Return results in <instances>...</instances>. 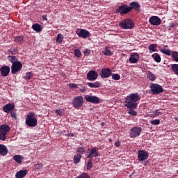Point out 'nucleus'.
Masks as SVG:
<instances>
[{
  "label": "nucleus",
  "mask_w": 178,
  "mask_h": 178,
  "mask_svg": "<svg viewBox=\"0 0 178 178\" xmlns=\"http://www.w3.org/2000/svg\"><path fill=\"white\" fill-rule=\"evenodd\" d=\"M8 59L10 62H11L12 65H13V63H17V62H19L17 60V58L15 56H9L8 57Z\"/></svg>",
  "instance_id": "2f4dec72"
},
{
  "label": "nucleus",
  "mask_w": 178,
  "mask_h": 178,
  "mask_svg": "<svg viewBox=\"0 0 178 178\" xmlns=\"http://www.w3.org/2000/svg\"><path fill=\"white\" fill-rule=\"evenodd\" d=\"M140 59V56L138 53H132L129 57L130 63H137Z\"/></svg>",
  "instance_id": "412c9836"
},
{
  "label": "nucleus",
  "mask_w": 178,
  "mask_h": 178,
  "mask_svg": "<svg viewBox=\"0 0 178 178\" xmlns=\"http://www.w3.org/2000/svg\"><path fill=\"white\" fill-rule=\"evenodd\" d=\"M22 69H23V64H22V62L18 61L17 63H15L12 64L11 73L12 74H16V73H18V72H20Z\"/></svg>",
  "instance_id": "9d476101"
},
{
  "label": "nucleus",
  "mask_w": 178,
  "mask_h": 178,
  "mask_svg": "<svg viewBox=\"0 0 178 178\" xmlns=\"http://www.w3.org/2000/svg\"><path fill=\"white\" fill-rule=\"evenodd\" d=\"M26 125L29 127H35L38 123V120L35 118V113L31 112L26 118Z\"/></svg>",
  "instance_id": "f03ea898"
},
{
  "label": "nucleus",
  "mask_w": 178,
  "mask_h": 178,
  "mask_svg": "<svg viewBox=\"0 0 178 178\" xmlns=\"http://www.w3.org/2000/svg\"><path fill=\"white\" fill-rule=\"evenodd\" d=\"M173 27H175V24H170V26H167L166 29L168 31H170Z\"/></svg>",
  "instance_id": "a18cd8bd"
},
{
  "label": "nucleus",
  "mask_w": 178,
  "mask_h": 178,
  "mask_svg": "<svg viewBox=\"0 0 178 178\" xmlns=\"http://www.w3.org/2000/svg\"><path fill=\"white\" fill-rule=\"evenodd\" d=\"M168 47V45H165L163 49H159L160 52L165 55H168V56H171L175 62H178V51H170L169 49H166Z\"/></svg>",
  "instance_id": "7ed1b4c3"
},
{
  "label": "nucleus",
  "mask_w": 178,
  "mask_h": 178,
  "mask_svg": "<svg viewBox=\"0 0 178 178\" xmlns=\"http://www.w3.org/2000/svg\"><path fill=\"white\" fill-rule=\"evenodd\" d=\"M158 47V45L156 44H151L149 47H148V49L149 51H150V52H155V48H156Z\"/></svg>",
  "instance_id": "72a5a7b5"
},
{
  "label": "nucleus",
  "mask_w": 178,
  "mask_h": 178,
  "mask_svg": "<svg viewBox=\"0 0 178 178\" xmlns=\"http://www.w3.org/2000/svg\"><path fill=\"white\" fill-rule=\"evenodd\" d=\"M32 29L33 30H34V31H36V33H40L42 31V27H41V25H40V24H34L32 26Z\"/></svg>",
  "instance_id": "bb28decb"
},
{
  "label": "nucleus",
  "mask_w": 178,
  "mask_h": 178,
  "mask_svg": "<svg viewBox=\"0 0 178 178\" xmlns=\"http://www.w3.org/2000/svg\"><path fill=\"white\" fill-rule=\"evenodd\" d=\"M102 54H103V55H105V56H112V55H113V52L111 51V47L108 46L105 47L104 51H102Z\"/></svg>",
  "instance_id": "a878e982"
},
{
  "label": "nucleus",
  "mask_w": 178,
  "mask_h": 178,
  "mask_svg": "<svg viewBox=\"0 0 178 178\" xmlns=\"http://www.w3.org/2000/svg\"><path fill=\"white\" fill-rule=\"evenodd\" d=\"M76 152H79L78 154H80L81 156L86 152V149L83 147H79L77 149Z\"/></svg>",
  "instance_id": "4c0bfd02"
},
{
  "label": "nucleus",
  "mask_w": 178,
  "mask_h": 178,
  "mask_svg": "<svg viewBox=\"0 0 178 178\" xmlns=\"http://www.w3.org/2000/svg\"><path fill=\"white\" fill-rule=\"evenodd\" d=\"M11 118H13L14 119H17V114L16 113V111H10Z\"/></svg>",
  "instance_id": "c03bdc74"
},
{
  "label": "nucleus",
  "mask_w": 178,
  "mask_h": 178,
  "mask_svg": "<svg viewBox=\"0 0 178 178\" xmlns=\"http://www.w3.org/2000/svg\"><path fill=\"white\" fill-rule=\"evenodd\" d=\"M152 58H154L155 62H157V63H161V56L158 53L153 54Z\"/></svg>",
  "instance_id": "c756f323"
},
{
  "label": "nucleus",
  "mask_w": 178,
  "mask_h": 178,
  "mask_svg": "<svg viewBox=\"0 0 178 178\" xmlns=\"http://www.w3.org/2000/svg\"><path fill=\"white\" fill-rule=\"evenodd\" d=\"M98 79V72L95 70L89 71L87 74V79L89 81H95Z\"/></svg>",
  "instance_id": "2eb2a0df"
},
{
  "label": "nucleus",
  "mask_w": 178,
  "mask_h": 178,
  "mask_svg": "<svg viewBox=\"0 0 178 178\" xmlns=\"http://www.w3.org/2000/svg\"><path fill=\"white\" fill-rule=\"evenodd\" d=\"M79 91L81 92H85V91H87V88L86 87H83L82 89H80Z\"/></svg>",
  "instance_id": "3c124183"
},
{
  "label": "nucleus",
  "mask_w": 178,
  "mask_h": 178,
  "mask_svg": "<svg viewBox=\"0 0 178 178\" xmlns=\"http://www.w3.org/2000/svg\"><path fill=\"white\" fill-rule=\"evenodd\" d=\"M120 27L123 30H131L134 27V22L130 19H126L125 20L119 23Z\"/></svg>",
  "instance_id": "39448f33"
},
{
  "label": "nucleus",
  "mask_w": 178,
  "mask_h": 178,
  "mask_svg": "<svg viewBox=\"0 0 178 178\" xmlns=\"http://www.w3.org/2000/svg\"><path fill=\"white\" fill-rule=\"evenodd\" d=\"M33 74H31V72H27L25 75V79H26V80H31Z\"/></svg>",
  "instance_id": "79ce46f5"
},
{
  "label": "nucleus",
  "mask_w": 178,
  "mask_h": 178,
  "mask_svg": "<svg viewBox=\"0 0 178 178\" xmlns=\"http://www.w3.org/2000/svg\"><path fill=\"white\" fill-rule=\"evenodd\" d=\"M10 131V127L9 125L3 124L0 126V140L6 141L8 138L7 134Z\"/></svg>",
  "instance_id": "20e7f679"
},
{
  "label": "nucleus",
  "mask_w": 178,
  "mask_h": 178,
  "mask_svg": "<svg viewBox=\"0 0 178 178\" xmlns=\"http://www.w3.org/2000/svg\"><path fill=\"white\" fill-rule=\"evenodd\" d=\"M149 23H150L152 26H161L162 20L158 16H152L149 19Z\"/></svg>",
  "instance_id": "4468645a"
},
{
  "label": "nucleus",
  "mask_w": 178,
  "mask_h": 178,
  "mask_svg": "<svg viewBox=\"0 0 178 178\" xmlns=\"http://www.w3.org/2000/svg\"><path fill=\"white\" fill-rule=\"evenodd\" d=\"M153 113H155V115H156V116H159V115L162 114V112L159 111V110H156L154 111H153Z\"/></svg>",
  "instance_id": "09e8293b"
},
{
  "label": "nucleus",
  "mask_w": 178,
  "mask_h": 178,
  "mask_svg": "<svg viewBox=\"0 0 178 178\" xmlns=\"http://www.w3.org/2000/svg\"><path fill=\"white\" fill-rule=\"evenodd\" d=\"M81 160V155L76 154L74 156V163L77 165V163H80V161Z\"/></svg>",
  "instance_id": "7c9ffc66"
},
{
  "label": "nucleus",
  "mask_w": 178,
  "mask_h": 178,
  "mask_svg": "<svg viewBox=\"0 0 178 178\" xmlns=\"http://www.w3.org/2000/svg\"><path fill=\"white\" fill-rule=\"evenodd\" d=\"M113 80H120V75L118 74H111Z\"/></svg>",
  "instance_id": "58836bf2"
},
{
  "label": "nucleus",
  "mask_w": 178,
  "mask_h": 178,
  "mask_svg": "<svg viewBox=\"0 0 178 178\" xmlns=\"http://www.w3.org/2000/svg\"><path fill=\"white\" fill-rule=\"evenodd\" d=\"M84 55L86 56H88V55H90V54H91V51L90 49H86L84 52H83Z\"/></svg>",
  "instance_id": "de8ad7c7"
},
{
  "label": "nucleus",
  "mask_w": 178,
  "mask_h": 178,
  "mask_svg": "<svg viewBox=\"0 0 178 178\" xmlns=\"http://www.w3.org/2000/svg\"><path fill=\"white\" fill-rule=\"evenodd\" d=\"M150 118H156L157 115L154 113H152L149 115Z\"/></svg>",
  "instance_id": "603ef678"
},
{
  "label": "nucleus",
  "mask_w": 178,
  "mask_h": 178,
  "mask_svg": "<svg viewBox=\"0 0 178 178\" xmlns=\"http://www.w3.org/2000/svg\"><path fill=\"white\" fill-rule=\"evenodd\" d=\"M55 113L58 116H63V111H62V109H56Z\"/></svg>",
  "instance_id": "a19ab883"
},
{
  "label": "nucleus",
  "mask_w": 178,
  "mask_h": 178,
  "mask_svg": "<svg viewBox=\"0 0 178 178\" xmlns=\"http://www.w3.org/2000/svg\"><path fill=\"white\" fill-rule=\"evenodd\" d=\"M92 160L90 159L87 163V166H86V169L87 170H91V169H92Z\"/></svg>",
  "instance_id": "c9c22d12"
},
{
  "label": "nucleus",
  "mask_w": 178,
  "mask_h": 178,
  "mask_svg": "<svg viewBox=\"0 0 178 178\" xmlns=\"http://www.w3.org/2000/svg\"><path fill=\"white\" fill-rule=\"evenodd\" d=\"M0 155H1V156L8 155V147H6L5 145L0 144Z\"/></svg>",
  "instance_id": "b1692460"
},
{
  "label": "nucleus",
  "mask_w": 178,
  "mask_h": 178,
  "mask_svg": "<svg viewBox=\"0 0 178 178\" xmlns=\"http://www.w3.org/2000/svg\"><path fill=\"white\" fill-rule=\"evenodd\" d=\"M1 75L3 76V77H6L10 72V67L5 65L1 67L0 69Z\"/></svg>",
  "instance_id": "aec40b11"
},
{
  "label": "nucleus",
  "mask_w": 178,
  "mask_h": 178,
  "mask_svg": "<svg viewBox=\"0 0 178 178\" xmlns=\"http://www.w3.org/2000/svg\"><path fill=\"white\" fill-rule=\"evenodd\" d=\"M56 41L58 44H62V42L63 41V35H62L61 33H58L57 35Z\"/></svg>",
  "instance_id": "473e14b6"
},
{
  "label": "nucleus",
  "mask_w": 178,
  "mask_h": 178,
  "mask_svg": "<svg viewBox=\"0 0 178 178\" xmlns=\"http://www.w3.org/2000/svg\"><path fill=\"white\" fill-rule=\"evenodd\" d=\"M84 104V99L83 96H76L72 100V106L75 109H79L81 108Z\"/></svg>",
  "instance_id": "0eeeda50"
},
{
  "label": "nucleus",
  "mask_w": 178,
  "mask_h": 178,
  "mask_svg": "<svg viewBox=\"0 0 178 178\" xmlns=\"http://www.w3.org/2000/svg\"><path fill=\"white\" fill-rule=\"evenodd\" d=\"M147 79L150 80V81H155L156 80V76L155 74L152 73V72H149L147 74Z\"/></svg>",
  "instance_id": "c85d7f7f"
},
{
  "label": "nucleus",
  "mask_w": 178,
  "mask_h": 178,
  "mask_svg": "<svg viewBox=\"0 0 178 178\" xmlns=\"http://www.w3.org/2000/svg\"><path fill=\"white\" fill-rule=\"evenodd\" d=\"M13 159L19 165L22 164V162L24 160V157L22 155H14Z\"/></svg>",
  "instance_id": "393cba45"
},
{
  "label": "nucleus",
  "mask_w": 178,
  "mask_h": 178,
  "mask_svg": "<svg viewBox=\"0 0 178 178\" xmlns=\"http://www.w3.org/2000/svg\"><path fill=\"white\" fill-rule=\"evenodd\" d=\"M141 131H143V129L141 127H133L129 131L130 138H136V137H138V136L141 134Z\"/></svg>",
  "instance_id": "1a4fd4ad"
},
{
  "label": "nucleus",
  "mask_w": 178,
  "mask_h": 178,
  "mask_svg": "<svg viewBox=\"0 0 178 178\" xmlns=\"http://www.w3.org/2000/svg\"><path fill=\"white\" fill-rule=\"evenodd\" d=\"M149 154L145 150H139L138 154V159L140 161H145L148 159Z\"/></svg>",
  "instance_id": "ddd939ff"
},
{
  "label": "nucleus",
  "mask_w": 178,
  "mask_h": 178,
  "mask_svg": "<svg viewBox=\"0 0 178 178\" xmlns=\"http://www.w3.org/2000/svg\"><path fill=\"white\" fill-rule=\"evenodd\" d=\"M68 137H74V134H68Z\"/></svg>",
  "instance_id": "5fc2aeb1"
},
{
  "label": "nucleus",
  "mask_w": 178,
  "mask_h": 178,
  "mask_svg": "<svg viewBox=\"0 0 178 178\" xmlns=\"http://www.w3.org/2000/svg\"><path fill=\"white\" fill-rule=\"evenodd\" d=\"M141 99V97L138 93H131L125 98L124 106L128 109H137L138 101Z\"/></svg>",
  "instance_id": "f257e3e1"
},
{
  "label": "nucleus",
  "mask_w": 178,
  "mask_h": 178,
  "mask_svg": "<svg viewBox=\"0 0 178 178\" xmlns=\"http://www.w3.org/2000/svg\"><path fill=\"white\" fill-rule=\"evenodd\" d=\"M42 19L43 21L48 22V18L47 17V15H43L42 16Z\"/></svg>",
  "instance_id": "8fccbe9b"
},
{
  "label": "nucleus",
  "mask_w": 178,
  "mask_h": 178,
  "mask_svg": "<svg viewBox=\"0 0 178 178\" xmlns=\"http://www.w3.org/2000/svg\"><path fill=\"white\" fill-rule=\"evenodd\" d=\"M87 86H88V87H90V88H99V87L102 86V84H101V83H99V81H96L95 83L88 82L87 83Z\"/></svg>",
  "instance_id": "5701e85b"
},
{
  "label": "nucleus",
  "mask_w": 178,
  "mask_h": 178,
  "mask_svg": "<svg viewBox=\"0 0 178 178\" xmlns=\"http://www.w3.org/2000/svg\"><path fill=\"white\" fill-rule=\"evenodd\" d=\"M70 88H79V87L77 86V84L76 83H70Z\"/></svg>",
  "instance_id": "49530a36"
},
{
  "label": "nucleus",
  "mask_w": 178,
  "mask_h": 178,
  "mask_svg": "<svg viewBox=\"0 0 178 178\" xmlns=\"http://www.w3.org/2000/svg\"><path fill=\"white\" fill-rule=\"evenodd\" d=\"M129 12H131L130 7L126 4H122V6H118L115 10V13H120L121 16L127 15Z\"/></svg>",
  "instance_id": "6e6552de"
},
{
  "label": "nucleus",
  "mask_w": 178,
  "mask_h": 178,
  "mask_svg": "<svg viewBox=\"0 0 178 178\" xmlns=\"http://www.w3.org/2000/svg\"><path fill=\"white\" fill-rule=\"evenodd\" d=\"M43 166L44 165H42V163H38L35 165V169H36L37 170H41Z\"/></svg>",
  "instance_id": "37998d69"
},
{
  "label": "nucleus",
  "mask_w": 178,
  "mask_h": 178,
  "mask_svg": "<svg viewBox=\"0 0 178 178\" xmlns=\"http://www.w3.org/2000/svg\"><path fill=\"white\" fill-rule=\"evenodd\" d=\"M149 88L152 95H158V94H162L163 92V88L158 83H151Z\"/></svg>",
  "instance_id": "423d86ee"
},
{
  "label": "nucleus",
  "mask_w": 178,
  "mask_h": 178,
  "mask_svg": "<svg viewBox=\"0 0 178 178\" xmlns=\"http://www.w3.org/2000/svg\"><path fill=\"white\" fill-rule=\"evenodd\" d=\"M76 33L77 35L81 38H88V37H90L91 35L90 31L86 29H78L77 31H76Z\"/></svg>",
  "instance_id": "f8f14e48"
},
{
  "label": "nucleus",
  "mask_w": 178,
  "mask_h": 178,
  "mask_svg": "<svg viewBox=\"0 0 178 178\" xmlns=\"http://www.w3.org/2000/svg\"><path fill=\"white\" fill-rule=\"evenodd\" d=\"M112 74V70L109 68H103L102 70V74H100L102 79H108V77H111Z\"/></svg>",
  "instance_id": "f3484780"
},
{
  "label": "nucleus",
  "mask_w": 178,
  "mask_h": 178,
  "mask_svg": "<svg viewBox=\"0 0 178 178\" xmlns=\"http://www.w3.org/2000/svg\"><path fill=\"white\" fill-rule=\"evenodd\" d=\"M14 41L19 44V45H22L24 42V38L23 36H17L15 38Z\"/></svg>",
  "instance_id": "cd10ccee"
},
{
  "label": "nucleus",
  "mask_w": 178,
  "mask_h": 178,
  "mask_svg": "<svg viewBox=\"0 0 178 178\" xmlns=\"http://www.w3.org/2000/svg\"><path fill=\"white\" fill-rule=\"evenodd\" d=\"M74 52L76 58H81L82 54H81V51H80V49H74Z\"/></svg>",
  "instance_id": "f704fd0d"
},
{
  "label": "nucleus",
  "mask_w": 178,
  "mask_h": 178,
  "mask_svg": "<svg viewBox=\"0 0 178 178\" xmlns=\"http://www.w3.org/2000/svg\"><path fill=\"white\" fill-rule=\"evenodd\" d=\"M151 124H154V126H158L161 123V120H153L150 122Z\"/></svg>",
  "instance_id": "ea45409f"
},
{
  "label": "nucleus",
  "mask_w": 178,
  "mask_h": 178,
  "mask_svg": "<svg viewBox=\"0 0 178 178\" xmlns=\"http://www.w3.org/2000/svg\"><path fill=\"white\" fill-rule=\"evenodd\" d=\"M85 99L92 104H99V102H101L99 97L97 96L86 95Z\"/></svg>",
  "instance_id": "dca6fc26"
},
{
  "label": "nucleus",
  "mask_w": 178,
  "mask_h": 178,
  "mask_svg": "<svg viewBox=\"0 0 178 178\" xmlns=\"http://www.w3.org/2000/svg\"><path fill=\"white\" fill-rule=\"evenodd\" d=\"M15 109V104L9 103L3 106V111L6 113H10Z\"/></svg>",
  "instance_id": "6ab92c4d"
},
{
  "label": "nucleus",
  "mask_w": 178,
  "mask_h": 178,
  "mask_svg": "<svg viewBox=\"0 0 178 178\" xmlns=\"http://www.w3.org/2000/svg\"><path fill=\"white\" fill-rule=\"evenodd\" d=\"M89 152L87 155L88 159H92V158H97V156H99V152H98V148L97 147H94L90 149H88Z\"/></svg>",
  "instance_id": "9b49d317"
},
{
  "label": "nucleus",
  "mask_w": 178,
  "mask_h": 178,
  "mask_svg": "<svg viewBox=\"0 0 178 178\" xmlns=\"http://www.w3.org/2000/svg\"><path fill=\"white\" fill-rule=\"evenodd\" d=\"M115 147H120V141L115 142Z\"/></svg>",
  "instance_id": "864d4df0"
},
{
  "label": "nucleus",
  "mask_w": 178,
  "mask_h": 178,
  "mask_svg": "<svg viewBox=\"0 0 178 178\" xmlns=\"http://www.w3.org/2000/svg\"><path fill=\"white\" fill-rule=\"evenodd\" d=\"M133 9H134V10H136L137 12H141V6L137 1L131 2L129 3V10L131 12Z\"/></svg>",
  "instance_id": "a211bd4d"
},
{
  "label": "nucleus",
  "mask_w": 178,
  "mask_h": 178,
  "mask_svg": "<svg viewBox=\"0 0 178 178\" xmlns=\"http://www.w3.org/2000/svg\"><path fill=\"white\" fill-rule=\"evenodd\" d=\"M135 108H129L128 113L131 116H137L138 112L134 111Z\"/></svg>",
  "instance_id": "e433bc0d"
},
{
  "label": "nucleus",
  "mask_w": 178,
  "mask_h": 178,
  "mask_svg": "<svg viewBox=\"0 0 178 178\" xmlns=\"http://www.w3.org/2000/svg\"><path fill=\"white\" fill-rule=\"evenodd\" d=\"M27 173H29V170H20L19 171H17L15 174L16 178H24L27 176Z\"/></svg>",
  "instance_id": "4be33fe9"
}]
</instances>
